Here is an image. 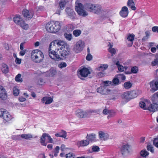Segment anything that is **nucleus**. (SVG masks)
<instances>
[{"label": "nucleus", "mask_w": 158, "mask_h": 158, "mask_svg": "<svg viewBox=\"0 0 158 158\" xmlns=\"http://www.w3.org/2000/svg\"><path fill=\"white\" fill-rule=\"evenodd\" d=\"M66 158H74V155L72 153H69L66 155Z\"/></svg>", "instance_id": "50"}, {"label": "nucleus", "mask_w": 158, "mask_h": 158, "mask_svg": "<svg viewBox=\"0 0 158 158\" xmlns=\"http://www.w3.org/2000/svg\"><path fill=\"white\" fill-rule=\"evenodd\" d=\"M140 154L141 156L145 157L148 155L149 153L146 150H143L141 151Z\"/></svg>", "instance_id": "42"}, {"label": "nucleus", "mask_w": 158, "mask_h": 158, "mask_svg": "<svg viewBox=\"0 0 158 158\" xmlns=\"http://www.w3.org/2000/svg\"><path fill=\"white\" fill-rule=\"evenodd\" d=\"M92 56L90 53L88 54L87 56H86V59L88 61H90L92 59Z\"/></svg>", "instance_id": "55"}, {"label": "nucleus", "mask_w": 158, "mask_h": 158, "mask_svg": "<svg viewBox=\"0 0 158 158\" xmlns=\"http://www.w3.org/2000/svg\"><path fill=\"white\" fill-rule=\"evenodd\" d=\"M80 74L81 77H86L90 73L89 69L87 68H84L79 70Z\"/></svg>", "instance_id": "16"}, {"label": "nucleus", "mask_w": 158, "mask_h": 158, "mask_svg": "<svg viewBox=\"0 0 158 158\" xmlns=\"http://www.w3.org/2000/svg\"><path fill=\"white\" fill-rule=\"evenodd\" d=\"M66 66L67 64L65 62H61V63L58 64V67L61 69L65 67Z\"/></svg>", "instance_id": "54"}, {"label": "nucleus", "mask_w": 158, "mask_h": 158, "mask_svg": "<svg viewBox=\"0 0 158 158\" xmlns=\"http://www.w3.org/2000/svg\"><path fill=\"white\" fill-rule=\"evenodd\" d=\"M152 30L153 32H157L158 33V27L154 26L153 27Z\"/></svg>", "instance_id": "60"}, {"label": "nucleus", "mask_w": 158, "mask_h": 158, "mask_svg": "<svg viewBox=\"0 0 158 158\" xmlns=\"http://www.w3.org/2000/svg\"><path fill=\"white\" fill-rule=\"evenodd\" d=\"M56 73V71L53 68H51L46 73V76L48 77L53 76Z\"/></svg>", "instance_id": "21"}, {"label": "nucleus", "mask_w": 158, "mask_h": 158, "mask_svg": "<svg viewBox=\"0 0 158 158\" xmlns=\"http://www.w3.org/2000/svg\"><path fill=\"white\" fill-rule=\"evenodd\" d=\"M147 150L150 151L151 152L153 153L154 152V150L153 149V147L151 145H149L147 146Z\"/></svg>", "instance_id": "52"}, {"label": "nucleus", "mask_w": 158, "mask_h": 158, "mask_svg": "<svg viewBox=\"0 0 158 158\" xmlns=\"http://www.w3.org/2000/svg\"><path fill=\"white\" fill-rule=\"evenodd\" d=\"M1 70L3 73H6L9 72L8 67L6 64H2Z\"/></svg>", "instance_id": "31"}, {"label": "nucleus", "mask_w": 158, "mask_h": 158, "mask_svg": "<svg viewBox=\"0 0 158 158\" xmlns=\"http://www.w3.org/2000/svg\"><path fill=\"white\" fill-rule=\"evenodd\" d=\"M124 87L126 89H129L131 88L132 86L131 83L130 81L125 82L124 84Z\"/></svg>", "instance_id": "39"}, {"label": "nucleus", "mask_w": 158, "mask_h": 158, "mask_svg": "<svg viewBox=\"0 0 158 158\" xmlns=\"http://www.w3.org/2000/svg\"><path fill=\"white\" fill-rule=\"evenodd\" d=\"M65 11L67 14L71 19H73L74 18L75 13L73 9L69 7H67L66 8Z\"/></svg>", "instance_id": "18"}, {"label": "nucleus", "mask_w": 158, "mask_h": 158, "mask_svg": "<svg viewBox=\"0 0 158 158\" xmlns=\"http://www.w3.org/2000/svg\"><path fill=\"white\" fill-rule=\"evenodd\" d=\"M22 19H23L21 17L20 15H17L13 18L14 22L17 24H18Z\"/></svg>", "instance_id": "32"}, {"label": "nucleus", "mask_w": 158, "mask_h": 158, "mask_svg": "<svg viewBox=\"0 0 158 158\" xmlns=\"http://www.w3.org/2000/svg\"><path fill=\"white\" fill-rule=\"evenodd\" d=\"M47 139L48 140V143H52L53 142V139L48 134Z\"/></svg>", "instance_id": "62"}, {"label": "nucleus", "mask_w": 158, "mask_h": 158, "mask_svg": "<svg viewBox=\"0 0 158 158\" xmlns=\"http://www.w3.org/2000/svg\"><path fill=\"white\" fill-rule=\"evenodd\" d=\"M57 50L58 51L59 50V48H58ZM70 50V48L69 47L64 48L63 49L61 48H60V51L59 52H56V54H57V53H58L59 56L60 57L61 59L60 60H61L63 58H66V57L68 56L69 55Z\"/></svg>", "instance_id": "6"}, {"label": "nucleus", "mask_w": 158, "mask_h": 158, "mask_svg": "<svg viewBox=\"0 0 158 158\" xmlns=\"http://www.w3.org/2000/svg\"><path fill=\"white\" fill-rule=\"evenodd\" d=\"M139 106L142 108L144 110H148L150 111L154 112L158 110V105L156 104H150L147 100H144L143 101H140Z\"/></svg>", "instance_id": "3"}, {"label": "nucleus", "mask_w": 158, "mask_h": 158, "mask_svg": "<svg viewBox=\"0 0 158 158\" xmlns=\"http://www.w3.org/2000/svg\"><path fill=\"white\" fill-rule=\"evenodd\" d=\"M27 52L26 50H21L19 53V54L22 56H24Z\"/></svg>", "instance_id": "64"}, {"label": "nucleus", "mask_w": 158, "mask_h": 158, "mask_svg": "<svg viewBox=\"0 0 158 158\" xmlns=\"http://www.w3.org/2000/svg\"><path fill=\"white\" fill-rule=\"evenodd\" d=\"M41 101L45 104H48L52 102L53 99L51 97H44L41 99Z\"/></svg>", "instance_id": "20"}, {"label": "nucleus", "mask_w": 158, "mask_h": 158, "mask_svg": "<svg viewBox=\"0 0 158 158\" xmlns=\"http://www.w3.org/2000/svg\"><path fill=\"white\" fill-rule=\"evenodd\" d=\"M104 74L103 72H100L97 74V76L99 77H102L104 75Z\"/></svg>", "instance_id": "59"}, {"label": "nucleus", "mask_w": 158, "mask_h": 158, "mask_svg": "<svg viewBox=\"0 0 158 158\" xmlns=\"http://www.w3.org/2000/svg\"><path fill=\"white\" fill-rule=\"evenodd\" d=\"M131 71L133 73H136L138 71V69L137 67L135 66L131 68Z\"/></svg>", "instance_id": "45"}, {"label": "nucleus", "mask_w": 158, "mask_h": 158, "mask_svg": "<svg viewBox=\"0 0 158 158\" xmlns=\"http://www.w3.org/2000/svg\"><path fill=\"white\" fill-rule=\"evenodd\" d=\"M152 103H154V104H156L158 105V98L156 96H155L154 94H153L152 98Z\"/></svg>", "instance_id": "37"}, {"label": "nucleus", "mask_w": 158, "mask_h": 158, "mask_svg": "<svg viewBox=\"0 0 158 158\" xmlns=\"http://www.w3.org/2000/svg\"><path fill=\"white\" fill-rule=\"evenodd\" d=\"M21 59H20L17 57H16L15 61L16 64H21Z\"/></svg>", "instance_id": "63"}, {"label": "nucleus", "mask_w": 158, "mask_h": 158, "mask_svg": "<svg viewBox=\"0 0 158 158\" xmlns=\"http://www.w3.org/2000/svg\"><path fill=\"white\" fill-rule=\"evenodd\" d=\"M94 4L86 3L84 6L81 3H79L75 6V9L78 14L83 17H85L88 15V12L84 10L85 9L88 11L92 12Z\"/></svg>", "instance_id": "2"}, {"label": "nucleus", "mask_w": 158, "mask_h": 158, "mask_svg": "<svg viewBox=\"0 0 158 158\" xmlns=\"http://www.w3.org/2000/svg\"><path fill=\"white\" fill-rule=\"evenodd\" d=\"M64 38L69 41H70L72 39V35L71 34L66 33L64 34Z\"/></svg>", "instance_id": "35"}, {"label": "nucleus", "mask_w": 158, "mask_h": 158, "mask_svg": "<svg viewBox=\"0 0 158 158\" xmlns=\"http://www.w3.org/2000/svg\"><path fill=\"white\" fill-rule=\"evenodd\" d=\"M60 135H61V137L65 138L66 137V132L64 130H62L60 132Z\"/></svg>", "instance_id": "53"}, {"label": "nucleus", "mask_w": 158, "mask_h": 158, "mask_svg": "<svg viewBox=\"0 0 158 158\" xmlns=\"http://www.w3.org/2000/svg\"><path fill=\"white\" fill-rule=\"evenodd\" d=\"M108 65L106 64H101L99 67L97 68L96 69L99 71L103 72L108 67Z\"/></svg>", "instance_id": "24"}, {"label": "nucleus", "mask_w": 158, "mask_h": 158, "mask_svg": "<svg viewBox=\"0 0 158 158\" xmlns=\"http://www.w3.org/2000/svg\"><path fill=\"white\" fill-rule=\"evenodd\" d=\"M44 82L43 79L40 78L39 79L38 83L40 85H42Z\"/></svg>", "instance_id": "61"}, {"label": "nucleus", "mask_w": 158, "mask_h": 158, "mask_svg": "<svg viewBox=\"0 0 158 158\" xmlns=\"http://www.w3.org/2000/svg\"><path fill=\"white\" fill-rule=\"evenodd\" d=\"M85 118H89L92 115L90 110L84 111Z\"/></svg>", "instance_id": "41"}, {"label": "nucleus", "mask_w": 158, "mask_h": 158, "mask_svg": "<svg viewBox=\"0 0 158 158\" xmlns=\"http://www.w3.org/2000/svg\"><path fill=\"white\" fill-rule=\"evenodd\" d=\"M85 46L84 42L81 40L78 41L75 45L73 50L77 53H79L82 51Z\"/></svg>", "instance_id": "7"}, {"label": "nucleus", "mask_w": 158, "mask_h": 158, "mask_svg": "<svg viewBox=\"0 0 158 158\" xmlns=\"http://www.w3.org/2000/svg\"><path fill=\"white\" fill-rule=\"evenodd\" d=\"M116 65H117L118 70L120 72H122L124 71V67L121 64H119V61H117L116 63Z\"/></svg>", "instance_id": "36"}, {"label": "nucleus", "mask_w": 158, "mask_h": 158, "mask_svg": "<svg viewBox=\"0 0 158 158\" xmlns=\"http://www.w3.org/2000/svg\"><path fill=\"white\" fill-rule=\"evenodd\" d=\"M104 85L103 86H105L106 87L108 86L110 84H111L112 83L110 81H104Z\"/></svg>", "instance_id": "57"}, {"label": "nucleus", "mask_w": 158, "mask_h": 158, "mask_svg": "<svg viewBox=\"0 0 158 158\" xmlns=\"http://www.w3.org/2000/svg\"><path fill=\"white\" fill-rule=\"evenodd\" d=\"M0 117H3L4 120L6 122L9 121L10 120V114L3 109H0Z\"/></svg>", "instance_id": "10"}, {"label": "nucleus", "mask_w": 158, "mask_h": 158, "mask_svg": "<svg viewBox=\"0 0 158 158\" xmlns=\"http://www.w3.org/2000/svg\"><path fill=\"white\" fill-rule=\"evenodd\" d=\"M68 1L61 0L59 3V6L61 10H63L66 4L68 3Z\"/></svg>", "instance_id": "25"}, {"label": "nucleus", "mask_w": 158, "mask_h": 158, "mask_svg": "<svg viewBox=\"0 0 158 158\" xmlns=\"http://www.w3.org/2000/svg\"><path fill=\"white\" fill-rule=\"evenodd\" d=\"M134 5L135 3L133 0H128L127 5L128 6H130L133 10H135L136 9V7L134 6Z\"/></svg>", "instance_id": "27"}, {"label": "nucleus", "mask_w": 158, "mask_h": 158, "mask_svg": "<svg viewBox=\"0 0 158 158\" xmlns=\"http://www.w3.org/2000/svg\"><path fill=\"white\" fill-rule=\"evenodd\" d=\"M110 111V110H108L107 109L105 108L103 110L102 113L103 114L107 115L109 114Z\"/></svg>", "instance_id": "56"}, {"label": "nucleus", "mask_w": 158, "mask_h": 158, "mask_svg": "<svg viewBox=\"0 0 158 158\" xmlns=\"http://www.w3.org/2000/svg\"><path fill=\"white\" fill-rule=\"evenodd\" d=\"M128 13V8L126 6L123 7L119 13L120 15L123 17H126L127 16Z\"/></svg>", "instance_id": "17"}, {"label": "nucleus", "mask_w": 158, "mask_h": 158, "mask_svg": "<svg viewBox=\"0 0 158 158\" xmlns=\"http://www.w3.org/2000/svg\"><path fill=\"white\" fill-rule=\"evenodd\" d=\"M81 33V31L79 30H75L73 32V34L75 37L79 36Z\"/></svg>", "instance_id": "40"}, {"label": "nucleus", "mask_w": 158, "mask_h": 158, "mask_svg": "<svg viewBox=\"0 0 158 158\" xmlns=\"http://www.w3.org/2000/svg\"><path fill=\"white\" fill-rule=\"evenodd\" d=\"M19 93V90L18 89L14 88L13 90V94L15 96H17Z\"/></svg>", "instance_id": "44"}, {"label": "nucleus", "mask_w": 158, "mask_h": 158, "mask_svg": "<svg viewBox=\"0 0 158 158\" xmlns=\"http://www.w3.org/2000/svg\"><path fill=\"white\" fill-rule=\"evenodd\" d=\"M152 64L153 66H154L156 65H158V60H157V59H156L154 60L152 62Z\"/></svg>", "instance_id": "58"}, {"label": "nucleus", "mask_w": 158, "mask_h": 158, "mask_svg": "<svg viewBox=\"0 0 158 158\" xmlns=\"http://www.w3.org/2000/svg\"><path fill=\"white\" fill-rule=\"evenodd\" d=\"M135 37V35L133 34H130L128 35L127 37V39L128 40L131 42L130 46H131L132 45L133 43V41L134 40Z\"/></svg>", "instance_id": "34"}, {"label": "nucleus", "mask_w": 158, "mask_h": 158, "mask_svg": "<svg viewBox=\"0 0 158 158\" xmlns=\"http://www.w3.org/2000/svg\"><path fill=\"white\" fill-rule=\"evenodd\" d=\"M94 7L92 13L95 14H98L101 12L102 7L101 5L98 4H94Z\"/></svg>", "instance_id": "19"}, {"label": "nucleus", "mask_w": 158, "mask_h": 158, "mask_svg": "<svg viewBox=\"0 0 158 158\" xmlns=\"http://www.w3.org/2000/svg\"><path fill=\"white\" fill-rule=\"evenodd\" d=\"M48 134L46 133H44L42 135L40 139V143L42 145L46 146L47 143H45V139L47 138Z\"/></svg>", "instance_id": "23"}, {"label": "nucleus", "mask_w": 158, "mask_h": 158, "mask_svg": "<svg viewBox=\"0 0 158 158\" xmlns=\"http://www.w3.org/2000/svg\"><path fill=\"white\" fill-rule=\"evenodd\" d=\"M96 135L94 134H87L86 137V139L91 142L96 141Z\"/></svg>", "instance_id": "22"}, {"label": "nucleus", "mask_w": 158, "mask_h": 158, "mask_svg": "<svg viewBox=\"0 0 158 158\" xmlns=\"http://www.w3.org/2000/svg\"><path fill=\"white\" fill-rule=\"evenodd\" d=\"M153 144L158 148V138H155L153 142Z\"/></svg>", "instance_id": "49"}, {"label": "nucleus", "mask_w": 158, "mask_h": 158, "mask_svg": "<svg viewBox=\"0 0 158 158\" xmlns=\"http://www.w3.org/2000/svg\"><path fill=\"white\" fill-rule=\"evenodd\" d=\"M12 139H13L21 140V138L25 139L27 140L30 139L31 138H32V135L30 134H23L21 135H18L15 136V138H14L13 137H12Z\"/></svg>", "instance_id": "11"}, {"label": "nucleus", "mask_w": 158, "mask_h": 158, "mask_svg": "<svg viewBox=\"0 0 158 158\" xmlns=\"http://www.w3.org/2000/svg\"><path fill=\"white\" fill-rule=\"evenodd\" d=\"M98 135L100 139L102 141L106 140L109 138V135L108 134L102 131H99Z\"/></svg>", "instance_id": "14"}, {"label": "nucleus", "mask_w": 158, "mask_h": 158, "mask_svg": "<svg viewBox=\"0 0 158 158\" xmlns=\"http://www.w3.org/2000/svg\"><path fill=\"white\" fill-rule=\"evenodd\" d=\"M131 151V146L128 144H123L121 149V152L123 155L129 154Z\"/></svg>", "instance_id": "9"}, {"label": "nucleus", "mask_w": 158, "mask_h": 158, "mask_svg": "<svg viewBox=\"0 0 158 158\" xmlns=\"http://www.w3.org/2000/svg\"><path fill=\"white\" fill-rule=\"evenodd\" d=\"M60 23L59 21H51L47 23L46 26L47 31L50 33H55L60 29Z\"/></svg>", "instance_id": "4"}, {"label": "nucleus", "mask_w": 158, "mask_h": 158, "mask_svg": "<svg viewBox=\"0 0 158 158\" xmlns=\"http://www.w3.org/2000/svg\"><path fill=\"white\" fill-rule=\"evenodd\" d=\"M23 28L24 29H27L28 28V25L27 24H26L25 21L22 19L21 21L18 24Z\"/></svg>", "instance_id": "30"}, {"label": "nucleus", "mask_w": 158, "mask_h": 158, "mask_svg": "<svg viewBox=\"0 0 158 158\" xmlns=\"http://www.w3.org/2000/svg\"><path fill=\"white\" fill-rule=\"evenodd\" d=\"M21 75L20 74H18L15 78V80L18 82H22L23 81V79L21 78Z\"/></svg>", "instance_id": "38"}, {"label": "nucleus", "mask_w": 158, "mask_h": 158, "mask_svg": "<svg viewBox=\"0 0 158 158\" xmlns=\"http://www.w3.org/2000/svg\"><path fill=\"white\" fill-rule=\"evenodd\" d=\"M92 115H94L96 114H99L100 112L99 110H90Z\"/></svg>", "instance_id": "47"}, {"label": "nucleus", "mask_w": 158, "mask_h": 158, "mask_svg": "<svg viewBox=\"0 0 158 158\" xmlns=\"http://www.w3.org/2000/svg\"><path fill=\"white\" fill-rule=\"evenodd\" d=\"M7 98L6 91L3 87L0 85V98L3 100H5Z\"/></svg>", "instance_id": "15"}, {"label": "nucleus", "mask_w": 158, "mask_h": 158, "mask_svg": "<svg viewBox=\"0 0 158 158\" xmlns=\"http://www.w3.org/2000/svg\"><path fill=\"white\" fill-rule=\"evenodd\" d=\"M112 85H117L119 84V81L118 78H115L112 80Z\"/></svg>", "instance_id": "43"}, {"label": "nucleus", "mask_w": 158, "mask_h": 158, "mask_svg": "<svg viewBox=\"0 0 158 158\" xmlns=\"http://www.w3.org/2000/svg\"><path fill=\"white\" fill-rule=\"evenodd\" d=\"M77 117L80 118H85L84 111L81 110H77Z\"/></svg>", "instance_id": "33"}, {"label": "nucleus", "mask_w": 158, "mask_h": 158, "mask_svg": "<svg viewBox=\"0 0 158 158\" xmlns=\"http://www.w3.org/2000/svg\"><path fill=\"white\" fill-rule=\"evenodd\" d=\"M80 146L81 147L85 146L89 144V142L87 140H82L78 142Z\"/></svg>", "instance_id": "29"}, {"label": "nucleus", "mask_w": 158, "mask_h": 158, "mask_svg": "<svg viewBox=\"0 0 158 158\" xmlns=\"http://www.w3.org/2000/svg\"><path fill=\"white\" fill-rule=\"evenodd\" d=\"M33 11L32 10H28L24 9L22 11V15L26 20L31 19L33 17Z\"/></svg>", "instance_id": "8"}, {"label": "nucleus", "mask_w": 158, "mask_h": 158, "mask_svg": "<svg viewBox=\"0 0 158 158\" xmlns=\"http://www.w3.org/2000/svg\"><path fill=\"white\" fill-rule=\"evenodd\" d=\"M31 56L32 60L36 63L41 62L44 58L43 52L38 50L33 51L31 53Z\"/></svg>", "instance_id": "5"}, {"label": "nucleus", "mask_w": 158, "mask_h": 158, "mask_svg": "<svg viewBox=\"0 0 158 158\" xmlns=\"http://www.w3.org/2000/svg\"><path fill=\"white\" fill-rule=\"evenodd\" d=\"M150 85L151 88L150 91L154 93L156 91L158 90V81H152L150 82Z\"/></svg>", "instance_id": "13"}, {"label": "nucleus", "mask_w": 158, "mask_h": 158, "mask_svg": "<svg viewBox=\"0 0 158 158\" xmlns=\"http://www.w3.org/2000/svg\"><path fill=\"white\" fill-rule=\"evenodd\" d=\"M108 50L109 52L111 54L112 56H113L116 53V50L114 48H108Z\"/></svg>", "instance_id": "46"}, {"label": "nucleus", "mask_w": 158, "mask_h": 158, "mask_svg": "<svg viewBox=\"0 0 158 158\" xmlns=\"http://www.w3.org/2000/svg\"><path fill=\"white\" fill-rule=\"evenodd\" d=\"M131 99L137 97L138 95V91L136 90L129 91Z\"/></svg>", "instance_id": "28"}, {"label": "nucleus", "mask_w": 158, "mask_h": 158, "mask_svg": "<svg viewBox=\"0 0 158 158\" xmlns=\"http://www.w3.org/2000/svg\"><path fill=\"white\" fill-rule=\"evenodd\" d=\"M129 93V91L124 92L121 95L122 98L123 99L127 100V101H129L131 99Z\"/></svg>", "instance_id": "26"}, {"label": "nucleus", "mask_w": 158, "mask_h": 158, "mask_svg": "<svg viewBox=\"0 0 158 158\" xmlns=\"http://www.w3.org/2000/svg\"><path fill=\"white\" fill-rule=\"evenodd\" d=\"M110 91L109 89L107 88L105 86H102L98 88L97 89V91L102 94L107 95Z\"/></svg>", "instance_id": "12"}, {"label": "nucleus", "mask_w": 158, "mask_h": 158, "mask_svg": "<svg viewBox=\"0 0 158 158\" xmlns=\"http://www.w3.org/2000/svg\"><path fill=\"white\" fill-rule=\"evenodd\" d=\"M117 77L118 79H121L122 80L124 81L126 79L125 76L123 74H119L117 75Z\"/></svg>", "instance_id": "48"}, {"label": "nucleus", "mask_w": 158, "mask_h": 158, "mask_svg": "<svg viewBox=\"0 0 158 158\" xmlns=\"http://www.w3.org/2000/svg\"><path fill=\"white\" fill-rule=\"evenodd\" d=\"M92 149L93 152H98L99 150V148L97 146H94L92 147Z\"/></svg>", "instance_id": "51"}, {"label": "nucleus", "mask_w": 158, "mask_h": 158, "mask_svg": "<svg viewBox=\"0 0 158 158\" xmlns=\"http://www.w3.org/2000/svg\"><path fill=\"white\" fill-rule=\"evenodd\" d=\"M56 45L58 46H60V48L64 49L65 48L69 47V46L64 41L58 40H55L50 43L48 50L49 56L52 59L60 60L61 58L59 56L58 53H57V54H56L55 51L53 50L51 48H52L54 49Z\"/></svg>", "instance_id": "1"}]
</instances>
